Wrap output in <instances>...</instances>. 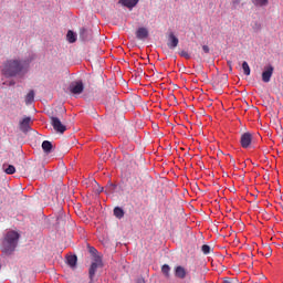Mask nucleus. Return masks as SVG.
<instances>
[{
	"instance_id": "nucleus-1",
	"label": "nucleus",
	"mask_w": 283,
	"mask_h": 283,
	"mask_svg": "<svg viewBox=\"0 0 283 283\" xmlns=\"http://www.w3.org/2000/svg\"><path fill=\"white\" fill-rule=\"evenodd\" d=\"M28 65H29V63L27 61L8 60L4 63L2 74H4V76H7V78H12L14 76L25 74V72H28Z\"/></svg>"
},
{
	"instance_id": "nucleus-2",
	"label": "nucleus",
	"mask_w": 283,
	"mask_h": 283,
	"mask_svg": "<svg viewBox=\"0 0 283 283\" xmlns=\"http://www.w3.org/2000/svg\"><path fill=\"white\" fill-rule=\"evenodd\" d=\"M19 238H21V235L14 230L7 232L3 240V252L7 255H12V253H14V250L19 244Z\"/></svg>"
},
{
	"instance_id": "nucleus-3",
	"label": "nucleus",
	"mask_w": 283,
	"mask_h": 283,
	"mask_svg": "<svg viewBox=\"0 0 283 283\" xmlns=\"http://www.w3.org/2000/svg\"><path fill=\"white\" fill-rule=\"evenodd\" d=\"M50 120L53 129L57 134H65V132H67V126H65V124H63L59 117L51 116Z\"/></svg>"
},
{
	"instance_id": "nucleus-4",
	"label": "nucleus",
	"mask_w": 283,
	"mask_h": 283,
	"mask_svg": "<svg viewBox=\"0 0 283 283\" xmlns=\"http://www.w3.org/2000/svg\"><path fill=\"white\" fill-rule=\"evenodd\" d=\"M103 266V260L101 256H95L94 262L91 264V268L88 270V277L90 280H94V275H96V271L98 268Z\"/></svg>"
},
{
	"instance_id": "nucleus-5",
	"label": "nucleus",
	"mask_w": 283,
	"mask_h": 283,
	"mask_svg": "<svg viewBox=\"0 0 283 283\" xmlns=\"http://www.w3.org/2000/svg\"><path fill=\"white\" fill-rule=\"evenodd\" d=\"M30 125H32V117L24 116L19 122L20 132H22L23 134H28V132H30L31 129Z\"/></svg>"
},
{
	"instance_id": "nucleus-6",
	"label": "nucleus",
	"mask_w": 283,
	"mask_h": 283,
	"mask_svg": "<svg viewBox=\"0 0 283 283\" xmlns=\"http://www.w3.org/2000/svg\"><path fill=\"white\" fill-rule=\"evenodd\" d=\"M252 140H253V135L251 133L242 134L240 139L241 147H243V149H249Z\"/></svg>"
},
{
	"instance_id": "nucleus-7",
	"label": "nucleus",
	"mask_w": 283,
	"mask_h": 283,
	"mask_svg": "<svg viewBox=\"0 0 283 283\" xmlns=\"http://www.w3.org/2000/svg\"><path fill=\"white\" fill-rule=\"evenodd\" d=\"M273 65H269L264 67V71L262 72V81L263 83H271V76H273L274 72Z\"/></svg>"
},
{
	"instance_id": "nucleus-8",
	"label": "nucleus",
	"mask_w": 283,
	"mask_h": 283,
	"mask_svg": "<svg viewBox=\"0 0 283 283\" xmlns=\"http://www.w3.org/2000/svg\"><path fill=\"white\" fill-rule=\"evenodd\" d=\"M83 90H85V86L82 81L73 82L70 85L71 94H83Z\"/></svg>"
},
{
	"instance_id": "nucleus-9",
	"label": "nucleus",
	"mask_w": 283,
	"mask_h": 283,
	"mask_svg": "<svg viewBox=\"0 0 283 283\" xmlns=\"http://www.w3.org/2000/svg\"><path fill=\"white\" fill-rule=\"evenodd\" d=\"M168 41L169 42L167 43V45L169 50H176V48H178V43H180V41L174 33H169Z\"/></svg>"
},
{
	"instance_id": "nucleus-10",
	"label": "nucleus",
	"mask_w": 283,
	"mask_h": 283,
	"mask_svg": "<svg viewBox=\"0 0 283 283\" xmlns=\"http://www.w3.org/2000/svg\"><path fill=\"white\" fill-rule=\"evenodd\" d=\"M175 276L179 277V280H185L187 277V270L182 265H178L175 268Z\"/></svg>"
},
{
	"instance_id": "nucleus-11",
	"label": "nucleus",
	"mask_w": 283,
	"mask_h": 283,
	"mask_svg": "<svg viewBox=\"0 0 283 283\" xmlns=\"http://www.w3.org/2000/svg\"><path fill=\"white\" fill-rule=\"evenodd\" d=\"M45 171V167L39 164L34 169L31 170L32 178H41V174Z\"/></svg>"
},
{
	"instance_id": "nucleus-12",
	"label": "nucleus",
	"mask_w": 283,
	"mask_h": 283,
	"mask_svg": "<svg viewBox=\"0 0 283 283\" xmlns=\"http://www.w3.org/2000/svg\"><path fill=\"white\" fill-rule=\"evenodd\" d=\"M136 36L137 39H139V41H143L147 39V36H149V31L147 30V28L142 27L136 31Z\"/></svg>"
},
{
	"instance_id": "nucleus-13",
	"label": "nucleus",
	"mask_w": 283,
	"mask_h": 283,
	"mask_svg": "<svg viewBox=\"0 0 283 283\" xmlns=\"http://www.w3.org/2000/svg\"><path fill=\"white\" fill-rule=\"evenodd\" d=\"M138 1L139 0H119V3H122V6H124L125 8L132 10L133 8H136V6H138Z\"/></svg>"
},
{
	"instance_id": "nucleus-14",
	"label": "nucleus",
	"mask_w": 283,
	"mask_h": 283,
	"mask_svg": "<svg viewBox=\"0 0 283 283\" xmlns=\"http://www.w3.org/2000/svg\"><path fill=\"white\" fill-rule=\"evenodd\" d=\"M52 142L49 140H44L42 143V149L44 151V154H52Z\"/></svg>"
},
{
	"instance_id": "nucleus-15",
	"label": "nucleus",
	"mask_w": 283,
	"mask_h": 283,
	"mask_svg": "<svg viewBox=\"0 0 283 283\" xmlns=\"http://www.w3.org/2000/svg\"><path fill=\"white\" fill-rule=\"evenodd\" d=\"M76 262H78V258L76 255H70L66 258V264H69L71 269H74V266H76Z\"/></svg>"
},
{
	"instance_id": "nucleus-16",
	"label": "nucleus",
	"mask_w": 283,
	"mask_h": 283,
	"mask_svg": "<svg viewBox=\"0 0 283 283\" xmlns=\"http://www.w3.org/2000/svg\"><path fill=\"white\" fill-rule=\"evenodd\" d=\"M252 3L256 8H266V6H269V0H252Z\"/></svg>"
},
{
	"instance_id": "nucleus-17",
	"label": "nucleus",
	"mask_w": 283,
	"mask_h": 283,
	"mask_svg": "<svg viewBox=\"0 0 283 283\" xmlns=\"http://www.w3.org/2000/svg\"><path fill=\"white\" fill-rule=\"evenodd\" d=\"M114 216L115 218H118V220H120V218L125 217V210H123V208L120 207H116L114 208Z\"/></svg>"
},
{
	"instance_id": "nucleus-18",
	"label": "nucleus",
	"mask_w": 283,
	"mask_h": 283,
	"mask_svg": "<svg viewBox=\"0 0 283 283\" xmlns=\"http://www.w3.org/2000/svg\"><path fill=\"white\" fill-rule=\"evenodd\" d=\"M34 103V91H30L25 96V105H32Z\"/></svg>"
},
{
	"instance_id": "nucleus-19",
	"label": "nucleus",
	"mask_w": 283,
	"mask_h": 283,
	"mask_svg": "<svg viewBox=\"0 0 283 283\" xmlns=\"http://www.w3.org/2000/svg\"><path fill=\"white\" fill-rule=\"evenodd\" d=\"M242 70L245 76H251V67L249 66V63L247 61L242 63Z\"/></svg>"
},
{
	"instance_id": "nucleus-20",
	"label": "nucleus",
	"mask_w": 283,
	"mask_h": 283,
	"mask_svg": "<svg viewBox=\"0 0 283 283\" xmlns=\"http://www.w3.org/2000/svg\"><path fill=\"white\" fill-rule=\"evenodd\" d=\"M69 43H76V34L73 31H69L66 34Z\"/></svg>"
},
{
	"instance_id": "nucleus-21",
	"label": "nucleus",
	"mask_w": 283,
	"mask_h": 283,
	"mask_svg": "<svg viewBox=\"0 0 283 283\" xmlns=\"http://www.w3.org/2000/svg\"><path fill=\"white\" fill-rule=\"evenodd\" d=\"M171 271V268L168 264H164L161 266V273H164V275L166 277H169V272Z\"/></svg>"
},
{
	"instance_id": "nucleus-22",
	"label": "nucleus",
	"mask_w": 283,
	"mask_h": 283,
	"mask_svg": "<svg viewBox=\"0 0 283 283\" xmlns=\"http://www.w3.org/2000/svg\"><path fill=\"white\" fill-rule=\"evenodd\" d=\"M88 253H91V255H93L94 260H96V258H99L98 256V250H96V248L94 247H88Z\"/></svg>"
},
{
	"instance_id": "nucleus-23",
	"label": "nucleus",
	"mask_w": 283,
	"mask_h": 283,
	"mask_svg": "<svg viewBox=\"0 0 283 283\" xmlns=\"http://www.w3.org/2000/svg\"><path fill=\"white\" fill-rule=\"evenodd\" d=\"M17 172V168H14L13 165H9L7 168H6V174H8L9 176H12V174H15Z\"/></svg>"
},
{
	"instance_id": "nucleus-24",
	"label": "nucleus",
	"mask_w": 283,
	"mask_h": 283,
	"mask_svg": "<svg viewBox=\"0 0 283 283\" xmlns=\"http://www.w3.org/2000/svg\"><path fill=\"white\" fill-rule=\"evenodd\" d=\"M201 251L205 255H209L211 253V247L207 245V244H203L201 247Z\"/></svg>"
},
{
	"instance_id": "nucleus-25",
	"label": "nucleus",
	"mask_w": 283,
	"mask_h": 283,
	"mask_svg": "<svg viewBox=\"0 0 283 283\" xmlns=\"http://www.w3.org/2000/svg\"><path fill=\"white\" fill-rule=\"evenodd\" d=\"M80 36H82V39H87V29H85V28H82L81 30H80Z\"/></svg>"
},
{
	"instance_id": "nucleus-26",
	"label": "nucleus",
	"mask_w": 283,
	"mask_h": 283,
	"mask_svg": "<svg viewBox=\"0 0 283 283\" xmlns=\"http://www.w3.org/2000/svg\"><path fill=\"white\" fill-rule=\"evenodd\" d=\"M179 54L184 59H187V60L191 59V55L187 51H181Z\"/></svg>"
},
{
	"instance_id": "nucleus-27",
	"label": "nucleus",
	"mask_w": 283,
	"mask_h": 283,
	"mask_svg": "<svg viewBox=\"0 0 283 283\" xmlns=\"http://www.w3.org/2000/svg\"><path fill=\"white\" fill-rule=\"evenodd\" d=\"M202 50H203L205 54H209V52H210L209 45H203Z\"/></svg>"
},
{
	"instance_id": "nucleus-28",
	"label": "nucleus",
	"mask_w": 283,
	"mask_h": 283,
	"mask_svg": "<svg viewBox=\"0 0 283 283\" xmlns=\"http://www.w3.org/2000/svg\"><path fill=\"white\" fill-rule=\"evenodd\" d=\"M97 193H103V188H99V189L97 190Z\"/></svg>"
},
{
	"instance_id": "nucleus-29",
	"label": "nucleus",
	"mask_w": 283,
	"mask_h": 283,
	"mask_svg": "<svg viewBox=\"0 0 283 283\" xmlns=\"http://www.w3.org/2000/svg\"><path fill=\"white\" fill-rule=\"evenodd\" d=\"M111 189H116V186H114L113 184H111Z\"/></svg>"
},
{
	"instance_id": "nucleus-30",
	"label": "nucleus",
	"mask_w": 283,
	"mask_h": 283,
	"mask_svg": "<svg viewBox=\"0 0 283 283\" xmlns=\"http://www.w3.org/2000/svg\"><path fill=\"white\" fill-rule=\"evenodd\" d=\"M137 283H145V281L144 280H139Z\"/></svg>"
},
{
	"instance_id": "nucleus-31",
	"label": "nucleus",
	"mask_w": 283,
	"mask_h": 283,
	"mask_svg": "<svg viewBox=\"0 0 283 283\" xmlns=\"http://www.w3.org/2000/svg\"><path fill=\"white\" fill-rule=\"evenodd\" d=\"M233 3H240V0H237V1L234 0Z\"/></svg>"
},
{
	"instance_id": "nucleus-32",
	"label": "nucleus",
	"mask_w": 283,
	"mask_h": 283,
	"mask_svg": "<svg viewBox=\"0 0 283 283\" xmlns=\"http://www.w3.org/2000/svg\"><path fill=\"white\" fill-rule=\"evenodd\" d=\"M266 255V258H269V255H271L270 253H268V254H265Z\"/></svg>"
}]
</instances>
